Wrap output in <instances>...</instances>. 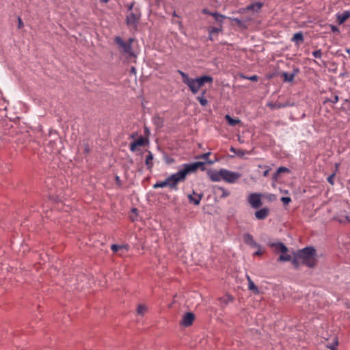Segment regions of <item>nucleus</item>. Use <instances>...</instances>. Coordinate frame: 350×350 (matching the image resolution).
I'll return each instance as SVG.
<instances>
[{
  "label": "nucleus",
  "instance_id": "obj_9",
  "mask_svg": "<svg viewBox=\"0 0 350 350\" xmlns=\"http://www.w3.org/2000/svg\"><path fill=\"white\" fill-rule=\"evenodd\" d=\"M183 169L180 170L176 173L180 182L184 181L189 173L194 172L198 170L195 162L191 163H185L183 165Z\"/></svg>",
  "mask_w": 350,
  "mask_h": 350
},
{
  "label": "nucleus",
  "instance_id": "obj_37",
  "mask_svg": "<svg viewBox=\"0 0 350 350\" xmlns=\"http://www.w3.org/2000/svg\"><path fill=\"white\" fill-rule=\"evenodd\" d=\"M282 172H290V170L286 167H280L277 169L276 172L274 174V177H275L278 174Z\"/></svg>",
  "mask_w": 350,
  "mask_h": 350
},
{
  "label": "nucleus",
  "instance_id": "obj_22",
  "mask_svg": "<svg viewBox=\"0 0 350 350\" xmlns=\"http://www.w3.org/2000/svg\"><path fill=\"white\" fill-rule=\"evenodd\" d=\"M247 279L248 281V289L252 291L254 294H258L260 291L257 286L255 285L254 282L252 280L251 278L249 275H247Z\"/></svg>",
  "mask_w": 350,
  "mask_h": 350
},
{
  "label": "nucleus",
  "instance_id": "obj_36",
  "mask_svg": "<svg viewBox=\"0 0 350 350\" xmlns=\"http://www.w3.org/2000/svg\"><path fill=\"white\" fill-rule=\"evenodd\" d=\"M196 100L199 101L200 104L202 107H205L208 104V100L205 97L203 96H197Z\"/></svg>",
  "mask_w": 350,
  "mask_h": 350
},
{
  "label": "nucleus",
  "instance_id": "obj_18",
  "mask_svg": "<svg viewBox=\"0 0 350 350\" xmlns=\"http://www.w3.org/2000/svg\"><path fill=\"white\" fill-rule=\"evenodd\" d=\"M244 242L247 245H250L252 247H258L260 248V245L258 244L254 239L253 236L250 233H246L243 237Z\"/></svg>",
  "mask_w": 350,
  "mask_h": 350
},
{
  "label": "nucleus",
  "instance_id": "obj_11",
  "mask_svg": "<svg viewBox=\"0 0 350 350\" xmlns=\"http://www.w3.org/2000/svg\"><path fill=\"white\" fill-rule=\"evenodd\" d=\"M260 197L261 194L257 193H251L250 195L249 202L253 208H258L262 205Z\"/></svg>",
  "mask_w": 350,
  "mask_h": 350
},
{
  "label": "nucleus",
  "instance_id": "obj_61",
  "mask_svg": "<svg viewBox=\"0 0 350 350\" xmlns=\"http://www.w3.org/2000/svg\"><path fill=\"white\" fill-rule=\"evenodd\" d=\"M173 16L176 17H180L178 15L176 14V12L174 11L173 13Z\"/></svg>",
  "mask_w": 350,
  "mask_h": 350
},
{
  "label": "nucleus",
  "instance_id": "obj_62",
  "mask_svg": "<svg viewBox=\"0 0 350 350\" xmlns=\"http://www.w3.org/2000/svg\"><path fill=\"white\" fill-rule=\"evenodd\" d=\"M137 135V133H133V134L131 135V137H132V138H134V137H135V135Z\"/></svg>",
  "mask_w": 350,
  "mask_h": 350
},
{
  "label": "nucleus",
  "instance_id": "obj_6",
  "mask_svg": "<svg viewBox=\"0 0 350 350\" xmlns=\"http://www.w3.org/2000/svg\"><path fill=\"white\" fill-rule=\"evenodd\" d=\"M179 182L180 181L176 173H174L168 176L165 180L157 182L155 184H154L153 188L157 189L169 187L172 189L177 190V185Z\"/></svg>",
  "mask_w": 350,
  "mask_h": 350
},
{
  "label": "nucleus",
  "instance_id": "obj_58",
  "mask_svg": "<svg viewBox=\"0 0 350 350\" xmlns=\"http://www.w3.org/2000/svg\"><path fill=\"white\" fill-rule=\"evenodd\" d=\"M110 0H99L100 3H107Z\"/></svg>",
  "mask_w": 350,
  "mask_h": 350
},
{
  "label": "nucleus",
  "instance_id": "obj_53",
  "mask_svg": "<svg viewBox=\"0 0 350 350\" xmlns=\"http://www.w3.org/2000/svg\"><path fill=\"white\" fill-rule=\"evenodd\" d=\"M269 170H270V169L265 170V171L262 174L263 176H267L269 174Z\"/></svg>",
  "mask_w": 350,
  "mask_h": 350
},
{
  "label": "nucleus",
  "instance_id": "obj_39",
  "mask_svg": "<svg viewBox=\"0 0 350 350\" xmlns=\"http://www.w3.org/2000/svg\"><path fill=\"white\" fill-rule=\"evenodd\" d=\"M146 310V307L144 305L139 304L137 308V312L139 314H143Z\"/></svg>",
  "mask_w": 350,
  "mask_h": 350
},
{
  "label": "nucleus",
  "instance_id": "obj_47",
  "mask_svg": "<svg viewBox=\"0 0 350 350\" xmlns=\"http://www.w3.org/2000/svg\"><path fill=\"white\" fill-rule=\"evenodd\" d=\"M334 176H335V173H333L330 176H329L328 178H327V182L329 184H331L332 185H333L334 184Z\"/></svg>",
  "mask_w": 350,
  "mask_h": 350
},
{
  "label": "nucleus",
  "instance_id": "obj_43",
  "mask_svg": "<svg viewBox=\"0 0 350 350\" xmlns=\"http://www.w3.org/2000/svg\"><path fill=\"white\" fill-rule=\"evenodd\" d=\"M280 200L284 204L287 205L291 202V198L290 197L283 196L281 198Z\"/></svg>",
  "mask_w": 350,
  "mask_h": 350
},
{
  "label": "nucleus",
  "instance_id": "obj_12",
  "mask_svg": "<svg viewBox=\"0 0 350 350\" xmlns=\"http://www.w3.org/2000/svg\"><path fill=\"white\" fill-rule=\"evenodd\" d=\"M195 318V314L193 312H188L183 315L181 325L185 327H189L193 324Z\"/></svg>",
  "mask_w": 350,
  "mask_h": 350
},
{
  "label": "nucleus",
  "instance_id": "obj_52",
  "mask_svg": "<svg viewBox=\"0 0 350 350\" xmlns=\"http://www.w3.org/2000/svg\"><path fill=\"white\" fill-rule=\"evenodd\" d=\"M247 11H248V10H246V7H245V8H240V9L237 11V12H238V13H240V14H243V13H245V12H247Z\"/></svg>",
  "mask_w": 350,
  "mask_h": 350
},
{
  "label": "nucleus",
  "instance_id": "obj_26",
  "mask_svg": "<svg viewBox=\"0 0 350 350\" xmlns=\"http://www.w3.org/2000/svg\"><path fill=\"white\" fill-rule=\"evenodd\" d=\"M202 194L197 195L196 198H194L192 195H189V200L191 203H193L194 205H198L202 199Z\"/></svg>",
  "mask_w": 350,
  "mask_h": 350
},
{
  "label": "nucleus",
  "instance_id": "obj_31",
  "mask_svg": "<svg viewBox=\"0 0 350 350\" xmlns=\"http://www.w3.org/2000/svg\"><path fill=\"white\" fill-rule=\"evenodd\" d=\"M338 337H335L334 338L333 342L331 344H328L326 345V347L327 349H329L330 350H338Z\"/></svg>",
  "mask_w": 350,
  "mask_h": 350
},
{
  "label": "nucleus",
  "instance_id": "obj_38",
  "mask_svg": "<svg viewBox=\"0 0 350 350\" xmlns=\"http://www.w3.org/2000/svg\"><path fill=\"white\" fill-rule=\"evenodd\" d=\"M339 100V97L338 95H334L333 98H325V100H324V103H336Z\"/></svg>",
  "mask_w": 350,
  "mask_h": 350
},
{
  "label": "nucleus",
  "instance_id": "obj_41",
  "mask_svg": "<svg viewBox=\"0 0 350 350\" xmlns=\"http://www.w3.org/2000/svg\"><path fill=\"white\" fill-rule=\"evenodd\" d=\"M195 163H196V165L197 169L200 168V170L202 171H204L206 170V167L204 166L206 162L196 161Z\"/></svg>",
  "mask_w": 350,
  "mask_h": 350
},
{
  "label": "nucleus",
  "instance_id": "obj_40",
  "mask_svg": "<svg viewBox=\"0 0 350 350\" xmlns=\"http://www.w3.org/2000/svg\"><path fill=\"white\" fill-rule=\"evenodd\" d=\"M83 153L85 155H88L90 153L91 149L90 148L88 142L83 143Z\"/></svg>",
  "mask_w": 350,
  "mask_h": 350
},
{
  "label": "nucleus",
  "instance_id": "obj_24",
  "mask_svg": "<svg viewBox=\"0 0 350 350\" xmlns=\"http://www.w3.org/2000/svg\"><path fill=\"white\" fill-rule=\"evenodd\" d=\"M137 146H146L149 144L148 137L140 136L137 139L134 140Z\"/></svg>",
  "mask_w": 350,
  "mask_h": 350
},
{
  "label": "nucleus",
  "instance_id": "obj_3",
  "mask_svg": "<svg viewBox=\"0 0 350 350\" xmlns=\"http://www.w3.org/2000/svg\"><path fill=\"white\" fill-rule=\"evenodd\" d=\"M178 72L182 77L183 82L188 86L193 94L198 93L200 88L205 83H212L213 81V78L210 75H205L196 79H191L187 73L181 70H178Z\"/></svg>",
  "mask_w": 350,
  "mask_h": 350
},
{
  "label": "nucleus",
  "instance_id": "obj_29",
  "mask_svg": "<svg viewBox=\"0 0 350 350\" xmlns=\"http://www.w3.org/2000/svg\"><path fill=\"white\" fill-rule=\"evenodd\" d=\"M267 106L270 107L271 109H275V108L280 109V108H283V107L288 106V105L280 103L270 102L267 104Z\"/></svg>",
  "mask_w": 350,
  "mask_h": 350
},
{
  "label": "nucleus",
  "instance_id": "obj_35",
  "mask_svg": "<svg viewBox=\"0 0 350 350\" xmlns=\"http://www.w3.org/2000/svg\"><path fill=\"white\" fill-rule=\"evenodd\" d=\"M221 30L220 28L215 27H211L208 29V33H209V39L212 40V34L214 33H218Z\"/></svg>",
  "mask_w": 350,
  "mask_h": 350
},
{
  "label": "nucleus",
  "instance_id": "obj_19",
  "mask_svg": "<svg viewBox=\"0 0 350 350\" xmlns=\"http://www.w3.org/2000/svg\"><path fill=\"white\" fill-rule=\"evenodd\" d=\"M291 42H294L295 45L299 46L301 43H303L304 41V37L302 31H298L295 33L292 38L291 39Z\"/></svg>",
  "mask_w": 350,
  "mask_h": 350
},
{
  "label": "nucleus",
  "instance_id": "obj_56",
  "mask_svg": "<svg viewBox=\"0 0 350 350\" xmlns=\"http://www.w3.org/2000/svg\"><path fill=\"white\" fill-rule=\"evenodd\" d=\"M206 94V90H203V91L201 92V94H200V95L199 96H203V97H205V94Z\"/></svg>",
  "mask_w": 350,
  "mask_h": 350
},
{
  "label": "nucleus",
  "instance_id": "obj_21",
  "mask_svg": "<svg viewBox=\"0 0 350 350\" xmlns=\"http://www.w3.org/2000/svg\"><path fill=\"white\" fill-rule=\"evenodd\" d=\"M298 72V69H295L293 70L292 73H288L287 72H284L282 73V77H283L284 81L291 82L293 81L294 77L297 72Z\"/></svg>",
  "mask_w": 350,
  "mask_h": 350
},
{
  "label": "nucleus",
  "instance_id": "obj_5",
  "mask_svg": "<svg viewBox=\"0 0 350 350\" xmlns=\"http://www.w3.org/2000/svg\"><path fill=\"white\" fill-rule=\"evenodd\" d=\"M268 245L273 248L275 250V253L281 252L282 254L278 258V262H287L290 261L291 259V256L290 254H287L288 247L282 242L277 243H268Z\"/></svg>",
  "mask_w": 350,
  "mask_h": 350
},
{
  "label": "nucleus",
  "instance_id": "obj_20",
  "mask_svg": "<svg viewBox=\"0 0 350 350\" xmlns=\"http://www.w3.org/2000/svg\"><path fill=\"white\" fill-rule=\"evenodd\" d=\"M262 6H263V3L254 2V3H252L250 5H248L246 7V10H247L248 11H254L256 12H258L261 10Z\"/></svg>",
  "mask_w": 350,
  "mask_h": 350
},
{
  "label": "nucleus",
  "instance_id": "obj_30",
  "mask_svg": "<svg viewBox=\"0 0 350 350\" xmlns=\"http://www.w3.org/2000/svg\"><path fill=\"white\" fill-rule=\"evenodd\" d=\"M301 259L297 256V254H294L293 258H291V261L293 266V267L296 269H298L300 267V260Z\"/></svg>",
  "mask_w": 350,
  "mask_h": 350
},
{
  "label": "nucleus",
  "instance_id": "obj_42",
  "mask_svg": "<svg viewBox=\"0 0 350 350\" xmlns=\"http://www.w3.org/2000/svg\"><path fill=\"white\" fill-rule=\"evenodd\" d=\"M312 56L317 59H321L322 57V51L321 49L316 50L312 52Z\"/></svg>",
  "mask_w": 350,
  "mask_h": 350
},
{
  "label": "nucleus",
  "instance_id": "obj_10",
  "mask_svg": "<svg viewBox=\"0 0 350 350\" xmlns=\"http://www.w3.org/2000/svg\"><path fill=\"white\" fill-rule=\"evenodd\" d=\"M241 174L238 172H232L226 169H222V180L228 183H235Z\"/></svg>",
  "mask_w": 350,
  "mask_h": 350
},
{
  "label": "nucleus",
  "instance_id": "obj_27",
  "mask_svg": "<svg viewBox=\"0 0 350 350\" xmlns=\"http://www.w3.org/2000/svg\"><path fill=\"white\" fill-rule=\"evenodd\" d=\"M210 15L213 16L214 19L218 22L220 25L222 24L224 19L225 18V16L221 14H219L217 12L213 13H210Z\"/></svg>",
  "mask_w": 350,
  "mask_h": 350
},
{
  "label": "nucleus",
  "instance_id": "obj_33",
  "mask_svg": "<svg viewBox=\"0 0 350 350\" xmlns=\"http://www.w3.org/2000/svg\"><path fill=\"white\" fill-rule=\"evenodd\" d=\"M211 152H206V153H204L201 155H199L196 158L197 159H206V163H207L208 164H213L214 163V161H211V160H207L208 157L211 155Z\"/></svg>",
  "mask_w": 350,
  "mask_h": 350
},
{
  "label": "nucleus",
  "instance_id": "obj_45",
  "mask_svg": "<svg viewBox=\"0 0 350 350\" xmlns=\"http://www.w3.org/2000/svg\"><path fill=\"white\" fill-rule=\"evenodd\" d=\"M135 1H132L131 3L127 4L126 8H127V12L129 13L131 12H133V6L135 5Z\"/></svg>",
  "mask_w": 350,
  "mask_h": 350
},
{
  "label": "nucleus",
  "instance_id": "obj_1",
  "mask_svg": "<svg viewBox=\"0 0 350 350\" xmlns=\"http://www.w3.org/2000/svg\"><path fill=\"white\" fill-rule=\"evenodd\" d=\"M178 72L182 77L183 82L188 86L193 94L198 93L200 88L205 83H212L213 81V78L210 75H205L196 79H191L187 73L181 70H178Z\"/></svg>",
  "mask_w": 350,
  "mask_h": 350
},
{
  "label": "nucleus",
  "instance_id": "obj_16",
  "mask_svg": "<svg viewBox=\"0 0 350 350\" xmlns=\"http://www.w3.org/2000/svg\"><path fill=\"white\" fill-rule=\"evenodd\" d=\"M269 215V209L267 207L262 208L255 212V217L258 219L263 220Z\"/></svg>",
  "mask_w": 350,
  "mask_h": 350
},
{
  "label": "nucleus",
  "instance_id": "obj_50",
  "mask_svg": "<svg viewBox=\"0 0 350 350\" xmlns=\"http://www.w3.org/2000/svg\"><path fill=\"white\" fill-rule=\"evenodd\" d=\"M23 26H24V25H23V22L22 19L21 18V17H18V28L21 29L23 27Z\"/></svg>",
  "mask_w": 350,
  "mask_h": 350
},
{
  "label": "nucleus",
  "instance_id": "obj_49",
  "mask_svg": "<svg viewBox=\"0 0 350 350\" xmlns=\"http://www.w3.org/2000/svg\"><path fill=\"white\" fill-rule=\"evenodd\" d=\"M115 181L117 185H118L119 187L122 186V180H120V176H116Z\"/></svg>",
  "mask_w": 350,
  "mask_h": 350
},
{
  "label": "nucleus",
  "instance_id": "obj_4",
  "mask_svg": "<svg viewBox=\"0 0 350 350\" xmlns=\"http://www.w3.org/2000/svg\"><path fill=\"white\" fill-rule=\"evenodd\" d=\"M297 256L301 260V263L309 268H313L316 266L317 260V251L312 246H308L299 250L297 253Z\"/></svg>",
  "mask_w": 350,
  "mask_h": 350
},
{
  "label": "nucleus",
  "instance_id": "obj_17",
  "mask_svg": "<svg viewBox=\"0 0 350 350\" xmlns=\"http://www.w3.org/2000/svg\"><path fill=\"white\" fill-rule=\"evenodd\" d=\"M146 152H148V154L145 159V164L146 165L147 170L151 172L154 166V163L152 162V160L154 159L153 154L149 150H146Z\"/></svg>",
  "mask_w": 350,
  "mask_h": 350
},
{
  "label": "nucleus",
  "instance_id": "obj_51",
  "mask_svg": "<svg viewBox=\"0 0 350 350\" xmlns=\"http://www.w3.org/2000/svg\"><path fill=\"white\" fill-rule=\"evenodd\" d=\"M153 120H154V122L155 124H157L159 122H161V123H163V121H162L161 118L159 116H155Z\"/></svg>",
  "mask_w": 350,
  "mask_h": 350
},
{
  "label": "nucleus",
  "instance_id": "obj_48",
  "mask_svg": "<svg viewBox=\"0 0 350 350\" xmlns=\"http://www.w3.org/2000/svg\"><path fill=\"white\" fill-rule=\"evenodd\" d=\"M329 27H330V29L332 32H334V33H335V32L339 33L340 32L339 29L336 25L331 24V25H329Z\"/></svg>",
  "mask_w": 350,
  "mask_h": 350
},
{
  "label": "nucleus",
  "instance_id": "obj_55",
  "mask_svg": "<svg viewBox=\"0 0 350 350\" xmlns=\"http://www.w3.org/2000/svg\"><path fill=\"white\" fill-rule=\"evenodd\" d=\"M131 73H133V74L136 73V68L134 66H132L131 68Z\"/></svg>",
  "mask_w": 350,
  "mask_h": 350
},
{
  "label": "nucleus",
  "instance_id": "obj_60",
  "mask_svg": "<svg viewBox=\"0 0 350 350\" xmlns=\"http://www.w3.org/2000/svg\"><path fill=\"white\" fill-rule=\"evenodd\" d=\"M345 219H346L347 221L350 222V217H349V216H345Z\"/></svg>",
  "mask_w": 350,
  "mask_h": 350
},
{
  "label": "nucleus",
  "instance_id": "obj_13",
  "mask_svg": "<svg viewBox=\"0 0 350 350\" xmlns=\"http://www.w3.org/2000/svg\"><path fill=\"white\" fill-rule=\"evenodd\" d=\"M228 18L232 21H234L236 25L243 30L247 29L248 28V23L252 21L251 17H246L243 20L234 17H230Z\"/></svg>",
  "mask_w": 350,
  "mask_h": 350
},
{
  "label": "nucleus",
  "instance_id": "obj_7",
  "mask_svg": "<svg viewBox=\"0 0 350 350\" xmlns=\"http://www.w3.org/2000/svg\"><path fill=\"white\" fill-rule=\"evenodd\" d=\"M141 12L139 8H135L133 12L127 14L125 18V23L128 27L137 29L141 19Z\"/></svg>",
  "mask_w": 350,
  "mask_h": 350
},
{
  "label": "nucleus",
  "instance_id": "obj_23",
  "mask_svg": "<svg viewBox=\"0 0 350 350\" xmlns=\"http://www.w3.org/2000/svg\"><path fill=\"white\" fill-rule=\"evenodd\" d=\"M225 120L228 124L230 126H234L241 122V120L239 118H233L229 114L225 116Z\"/></svg>",
  "mask_w": 350,
  "mask_h": 350
},
{
  "label": "nucleus",
  "instance_id": "obj_28",
  "mask_svg": "<svg viewBox=\"0 0 350 350\" xmlns=\"http://www.w3.org/2000/svg\"><path fill=\"white\" fill-rule=\"evenodd\" d=\"M219 301L221 304L227 305L228 303L234 301V297L232 295L227 294L225 296L220 297Z\"/></svg>",
  "mask_w": 350,
  "mask_h": 350
},
{
  "label": "nucleus",
  "instance_id": "obj_46",
  "mask_svg": "<svg viewBox=\"0 0 350 350\" xmlns=\"http://www.w3.org/2000/svg\"><path fill=\"white\" fill-rule=\"evenodd\" d=\"M137 144L133 141L129 145V149L131 152H135L137 150Z\"/></svg>",
  "mask_w": 350,
  "mask_h": 350
},
{
  "label": "nucleus",
  "instance_id": "obj_8",
  "mask_svg": "<svg viewBox=\"0 0 350 350\" xmlns=\"http://www.w3.org/2000/svg\"><path fill=\"white\" fill-rule=\"evenodd\" d=\"M133 42V38H129L128 42H124L121 37L116 36L115 38V42L122 48V52L124 54L129 55V57L135 56L134 53L132 50V42Z\"/></svg>",
  "mask_w": 350,
  "mask_h": 350
},
{
  "label": "nucleus",
  "instance_id": "obj_34",
  "mask_svg": "<svg viewBox=\"0 0 350 350\" xmlns=\"http://www.w3.org/2000/svg\"><path fill=\"white\" fill-rule=\"evenodd\" d=\"M217 189L221 192L220 198H225L230 195V192L222 187H218Z\"/></svg>",
  "mask_w": 350,
  "mask_h": 350
},
{
  "label": "nucleus",
  "instance_id": "obj_32",
  "mask_svg": "<svg viewBox=\"0 0 350 350\" xmlns=\"http://www.w3.org/2000/svg\"><path fill=\"white\" fill-rule=\"evenodd\" d=\"M230 151L233 152V153H234L235 154H237L239 157H243L245 155V150H243L242 149H237V148H235L233 146L230 147Z\"/></svg>",
  "mask_w": 350,
  "mask_h": 350
},
{
  "label": "nucleus",
  "instance_id": "obj_2",
  "mask_svg": "<svg viewBox=\"0 0 350 350\" xmlns=\"http://www.w3.org/2000/svg\"><path fill=\"white\" fill-rule=\"evenodd\" d=\"M178 72L182 77L183 82L188 86L193 94L198 93L200 88L205 83H212L213 81V78L210 75H205L196 79H191L187 73L181 70H178Z\"/></svg>",
  "mask_w": 350,
  "mask_h": 350
},
{
  "label": "nucleus",
  "instance_id": "obj_25",
  "mask_svg": "<svg viewBox=\"0 0 350 350\" xmlns=\"http://www.w3.org/2000/svg\"><path fill=\"white\" fill-rule=\"evenodd\" d=\"M111 250L114 252H118L120 250H125L126 252H128L129 250V245L127 244L125 245H117V244H113L111 246Z\"/></svg>",
  "mask_w": 350,
  "mask_h": 350
},
{
  "label": "nucleus",
  "instance_id": "obj_59",
  "mask_svg": "<svg viewBox=\"0 0 350 350\" xmlns=\"http://www.w3.org/2000/svg\"><path fill=\"white\" fill-rule=\"evenodd\" d=\"M131 211H132L133 213H134L137 214V213L138 210H137V208H132V210H131Z\"/></svg>",
  "mask_w": 350,
  "mask_h": 350
},
{
  "label": "nucleus",
  "instance_id": "obj_15",
  "mask_svg": "<svg viewBox=\"0 0 350 350\" xmlns=\"http://www.w3.org/2000/svg\"><path fill=\"white\" fill-rule=\"evenodd\" d=\"M350 17V11L346 10L342 13L336 14V21L338 25H342Z\"/></svg>",
  "mask_w": 350,
  "mask_h": 350
},
{
  "label": "nucleus",
  "instance_id": "obj_14",
  "mask_svg": "<svg viewBox=\"0 0 350 350\" xmlns=\"http://www.w3.org/2000/svg\"><path fill=\"white\" fill-rule=\"evenodd\" d=\"M207 174L210 179L213 182H219L222 180V169L219 171L208 170Z\"/></svg>",
  "mask_w": 350,
  "mask_h": 350
},
{
  "label": "nucleus",
  "instance_id": "obj_57",
  "mask_svg": "<svg viewBox=\"0 0 350 350\" xmlns=\"http://www.w3.org/2000/svg\"><path fill=\"white\" fill-rule=\"evenodd\" d=\"M262 254V252H261L260 250L259 249L258 251H256L254 253V255H261Z\"/></svg>",
  "mask_w": 350,
  "mask_h": 350
},
{
  "label": "nucleus",
  "instance_id": "obj_54",
  "mask_svg": "<svg viewBox=\"0 0 350 350\" xmlns=\"http://www.w3.org/2000/svg\"><path fill=\"white\" fill-rule=\"evenodd\" d=\"M202 12H203V13H204L206 14H208V15H210V13H212L211 12H210L208 10H207L206 8H204Z\"/></svg>",
  "mask_w": 350,
  "mask_h": 350
},
{
  "label": "nucleus",
  "instance_id": "obj_44",
  "mask_svg": "<svg viewBox=\"0 0 350 350\" xmlns=\"http://www.w3.org/2000/svg\"><path fill=\"white\" fill-rule=\"evenodd\" d=\"M243 78H245V79H247L248 80H250L252 81H257L259 79L258 76H257L256 75H254L252 76H250V77H245V76H242Z\"/></svg>",
  "mask_w": 350,
  "mask_h": 350
}]
</instances>
